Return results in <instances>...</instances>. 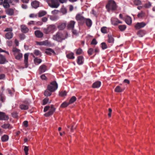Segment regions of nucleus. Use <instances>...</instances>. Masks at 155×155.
Instances as JSON below:
<instances>
[{
  "instance_id": "58",
  "label": "nucleus",
  "mask_w": 155,
  "mask_h": 155,
  "mask_svg": "<svg viewBox=\"0 0 155 155\" xmlns=\"http://www.w3.org/2000/svg\"><path fill=\"white\" fill-rule=\"evenodd\" d=\"M50 19L52 21H54L57 20L58 19V18L56 16H51L50 17Z\"/></svg>"
},
{
  "instance_id": "15",
  "label": "nucleus",
  "mask_w": 155,
  "mask_h": 155,
  "mask_svg": "<svg viewBox=\"0 0 155 155\" xmlns=\"http://www.w3.org/2000/svg\"><path fill=\"white\" fill-rule=\"evenodd\" d=\"M37 45H40L47 46L50 44V42L47 40H45L43 41L36 42Z\"/></svg>"
},
{
  "instance_id": "46",
  "label": "nucleus",
  "mask_w": 155,
  "mask_h": 155,
  "mask_svg": "<svg viewBox=\"0 0 155 155\" xmlns=\"http://www.w3.org/2000/svg\"><path fill=\"white\" fill-rule=\"evenodd\" d=\"M51 92L47 90L45 91L44 95L46 96H49L51 95Z\"/></svg>"
},
{
  "instance_id": "40",
  "label": "nucleus",
  "mask_w": 155,
  "mask_h": 155,
  "mask_svg": "<svg viewBox=\"0 0 155 155\" xmlns=\"http://www.w3.org/2000/svg\"><path fill=\"white\" fill-rule=\"evenodd\" d=\"M137 35L140 37H142L144 35V31L142 30H139L137 32Z\"/></svg>"
},
{
  "instance_id": "52",
  "label": "nucleus",
  "mask_w": 155,
  "mask_h": 155,
  "mask_svg": "<svg viewBox=\"0 0 155 155\" xmlns=\"http://www.w3.org/2000/svg\"><path fill=\"white\" fill-rule=\"evenodd\" d=\"M24 150L25 153V155H28V151L29 150L28 147L26 146H25L24 147Z\"/></svg>"
},
{
  "instance_id": "59",
  "label": "nucleus",
  "mask_w": 155,
  "mask_h": 155,
  "mask_svg": "<svg viewBox=\"0 0 155 155\" xmlns=\"http://www.w3.org/2000/svg\"><path fill=\"white\" fill-rule=\"evenodd\" d=\"M29 17L31 18H37V15L36 14H31L29 15Z\"/></svg>"
},
{
  "instance_id": "34",
  "label": "nucleus",
  "mask_w": 155,
  "mask_h": 155,
  "mask_svg": "<svg viewBox=\"0 0 155 155\" xmlns=\"http://www.w3.org/2000/svg\"><path fill=\"white\" fill-rule=\"evenodd\" d=\"M67 57L69 59H72L74 58V54L72 52H71L68 54L66 55Z\"/></svg>"
},
{
  "instance_id": "51",
  "label": "nucleus",
  "mask_w": 155,
  "mask_h": 155,
  "mask_svg": "<svg viewBox=\"0 0 155 155\" xmlns=\"http://www.w3.org/2000/svg\"><path fill=\"white\" fill-rule=\"evenodd\" d=\"M151 6V3L149 2L147 3H146L144 6L145 8H150Z\"/></svg>"
},
{
  "instance_id": "35",
  "label": "nucleus",
  "mask_w": 155,
  "mask_h": 155,
  "mask_svg": "<svg viewBox=\"0 0 155 155\" xmlns=\"http://www.w3.org/2000/svg\"><path fill=\"white\" fill-rule=\"evenodd\" d=\"M124 90V88H121L119 86H117L115 89V91L117 92H121Z\"/></svg>"
},
{
  "instance_id": "1",
  "label": "nucleus",
  "mask_w": 155,
  "mask_h": 155,
  "mask_svg": "<svg viewBox=\"0 0 155 155\" xmlns=\"http://www.w3.org/2000/svg\"><path fill=\"white\" fill-rule=\"evenodd\" d=\"M68 36L67 32H65L64 33H62L61 32L58 31L53 36L52 38L53 40L58 42H61L63 40L67 38Z\"/></svg>"
},
{
  "instance_id": "55",
  "label": "nucleus",
  "mask_w": 155,
  "mask_h": 155,
  "mask_svg": "<svg viewBox=\"0 0 155 155\" xmlns=\"http://www.w3.org/2000/svg\"><path fill=\"white\" fill-rule=\"evenodd\" d=\"M93 49L92 48H89L87 51V53L90 55H92L93 54Z\"/></svg>"
},
{
  "instance_id": "12",
  "label": "nucleus",
  "mask_w": 155,
  "mask_h": 155,
  "mask_svg": "<svg viewBox=\"0 0 155 155\" xmlns=\"http://www.w3.org/2000/svg\"><path fill=\"white\" fill-rule=\"evenodd\" d=\"M146 25V23L144 22H138L135 25L134 27L136 29H139L144 27Z\"/></svg>"
},
{
  "instance_id": "26",
  "label": "nucleus",
  "mask_w": 155,
  "mask_h": 155,
  "mask_svg": "<svg viewBox=\"0 0 155 155\" xmlns=\"http://www.w3.org/2000/svg\"><path fill=\"white\" fill-rule=\"evenodd\" d=\"M13 35V34L12 32H9L5 34V37L6 38L10 39L12 38Z\"/></svg>"
},
{
  "instance_id": "44",
  "label": "nucleus",
  "mask_w": 155,
  "mask_h": 155,
  "mask_svg": "<svg viewBox=\"0 0 155 155\" xmlns=\"http://www.w3.org/2000/svg\"><path fill=\"white\" fill-rule=\"evenodd\" d=\"M69 104V103L64 102L61 105L60 107L62 108H65L67 107Z\"/></svg>"
},
{
  "instance_id": "48",
  "label": "nucleus",
  "mask_w": 155,
  "mask_h": 155,
  "mask_svg": "<svg viewBox=\"0 0 155 155\" xmlns=\"http://www.w3.org/2000/svg\"><path fill=\"white\" fill-rule=\"evenodd\" d=\"M101 47L102 49H106L107 48V46L105 42H102L101 43Z\"/></svg>"
},
{
  "instance_id": "4",
  "label": "nucleus",
  "mask_w": 155,
  "mask_h": 155,
  "mask_svg": "<svg viewBox=\"0 0 155 155\" xmlns=\"http://www.w3.org/2000/svg\"><path fill=\"white\" fill-rule=\"evenodd\" d=\"M58 88V84L55 81L51 82L48 85L47 90L51 92H54Z\"/></svg>"
},
{
  "instance_id": "13",
  "label": "nucleus",
  "mask_w": 155,
  "mask_h": 155,
  "mask_svg": "<svg viewBox=\"0 0 155 155\" xmlns=\"http://www.w3.org/2000/svg\"><path fill=\"white\" fill-rule=\"evenodd\" d=\"M9 119L8 116L4 112H0V120H8Z\"/></svg>"
},
{
  "instance_id": "18",
  "label": "nucleus",
  "mask_w": 155,
  "mask_h": 155,
  "mask_svg": "<svg viewBox=\"0 0 155 155\" xmlns=\"http://www.w3.org/2000/svg\"><path fill=\"white\" fill-rule=\"evenodd\" d=\"M28 54L26 53L24 54V62L25 64V68H27L28 67Z\"/></svg>"
},
{
  "instance_id": "50",
  "label": "nucleus",
  "mask_w": 155,
  "mask_h": 155,
  "mask_svg": "<svg viewBox=\"0 0 155 155\" xmlns=\"http://www.w3.org/2000/svg\"><path fill=\"white\" fill-rule=\"evenodd\" d=\"M12 116L15 118H17L18 117V114L16 111H14L12 113Z\"/></svg>"
},
{
  "instance_id": "8",
  "label": "nucleus",
  "mask_w": 155,
  "mask_h": 155,
  "mask_svg": "<svg viewBox=\"0 0 155 155\" xmlns=\"http://www.w3.org/2000/svg\"><path fill=\"white\" fill-rule=\"evenodd\" d=\"M29 105V103L28 101H25L23 104L20 105L19 108L21 110H27L28 109Z\"/></svg>"
},
{
  "instance_id": "2",
  "label": "nucleus",
  "mask_w": 155,
  "mask_h": 155,
  "mask_svg": "<svg viewBox=\"0 0 155 155\" xmlns=\"http://www.w3.org/2000/svg\"><path fill=\"white\" fill-rule=\"evenodd\" d=\"M106 8L107 11L110 12V11H114L117 10L118 6L114 0H110L108 1Z\"/></svg>"
},
{
  "instance_id": "10",
  "label": "nucleus",
  "mask_w": 155,
  "mask_h": 155,
  "mask_svg": "<svg viewBox=\"0 0 155 155\" xmlns=\"http://www.w3.org/2000/svg\"><path fill=\"white\" fill-rule=\"evenodd\" d=\"M15 8H9L5 10V12L9 16H13L15 14Z\"/></svg>"
},
{
  "instance_id": "62",
  "label": "nucleus",
  "mask_w": 155,
  "mask_h": 155,
  "mask_svg": "<svg viewBox=\"0 0 155 155\" xmlns=\"http://www.w3.org/2000/svg\"><path fill=\"white\" fill-rule=\"evenodd\" d=\"M59 12L58 10H54L51 12V13L53 15H56Z\"/></svg>"
},
{
  "instance_id": "3",
  "label": "nucleus",
  "mask_w": 155,
  "mask_h": 155,
  "mask_svg": "<svg viewBox=\"0 0 155 155\" xmlns=\"http://www.w3.org/2000/svg\"><path fill=\"white\" fill-rule=\"evenodd\" d=\"M50 108L49 111L45 114V117H48L52 115L55 110V108L54 107L53 105H51V107L49 106H45L44 109V112H46Z\"/></svg>"
},
{
  "instance_id": "24",
  "label": "nucleus",
  "mask_w": 155,
  "mask_h": 155,
  "mask_svg": "<svg viewBox=\"0 0 155 155\" xmlns=\"http://www.w3.org/2000/svg\"><path fill=\"white\" fill-rule=\"evenodd\" d=\"M101 83L100 81H97L94 83L92 85V87L93 88H97L100 87Z\"/></svg>"
},
{
  "instance_id": "39",
  "label": "nucleus",
  "mask_w": 155,
  "mask_h": 155,
  "mask_svg": "<svg viewBox=\"0 0 155 155\" xmlns=\"http://www.w3.org/2000/svg\"><path fill=\"white\" fill-rule=\"evenodd\" d=\"M101 31L104 34H106L107 32V28L106 27H103L101 28Z\"/></svg>"
},
{
  "instance_id": "5",
  "label": "nucleus",
  "mask_w": 155,
  "mask_h": 155,
  "mask_svg": "<svg viewBox=\"0 0 155 155\" xmlns=\"http://www.w3.org/2000/svg\"><path fill=\"white\" fill-rule=\"evenodd\" d=\"M12 51L15 56V58L18 60H20L22 58V54L20 52V50L16 48H13Z\"/></svg>"
},
{
  "instance_id": "23",
  "label": "nucleus",
  "mask_w": 155,
  "mask_h": 155,
  "mask_svg": "<svg viewBox=\"0 0 155 155\" xmlns=\"http://www.w3.org/2000/svg\"><path fill=\"white\" fill-rule=\"evenodd\" d=\"M7 62H8V61L6 60L5 57L1 54L0 57V64H4Z\"/></svg>"
},
{
  "instance_id": "47",
  "label": "nucleus",
  "mask_w": 155,
  "mask_h": 155,
  "mask_svg": "<svg viewBox=\"0 0 155 155\" xmlns=\"http://www.w3.org/2000/svg\"><path fill=\"white\" fill-rule=\"evenodd\" d=\"M34 54L36 56H41V53L38 50H35L34 51Z\"/></svg>"
},
{
  "instance_id": "43",
  "label": "nucleus",
  "mask_w": 155,
  "mask_h": 155,
  "mask_svg": "<svg viewBox=\"0 0 155 155\" xmlns=\"http://www.w3.org/2000/svg\"><path fill=\"white\" fill-rule=\"evenodd\" d=\"M75 51L77 55H80L81 54L82 52V50L80 48H79L78 49H76Z\"/></svg>"
},
{
  "instance_id": "16",
  "label": "nucleus",
  "mask_w": 155,
  "mask_h": 155,
  "mask_svg": "<svg viewBox=\"0 0 155 155\" xmlns=\"http://www.w3.org/2000/svg\"><path fill=\"white\" fill-rule=\"evenodd\" d=\"M66 22H64L59 24L58 26V28L59 30H63L66 26Z\"/></svg>"
},
{
  "instance_id": "63",
  "label": "nucleus",
  "mask_w": 155,
  "mask_h": 155,
  "mask_svg": "<svg viewBox=\"0 0 155 155\" xmlns=\"http://www.w3.org/2000/svg\"><path fill=\"white\" fill-rule=\"evenodd\" d=\"M43 24V22L41 21H38L35 22V25L38 26L41 25Z\"/></svg>"
},
{
  "instance_id": "14",
  "label": "nucleus",
  "mask_w": 155,
  "mask_h": 155,
  "mask_svg": "<svg viewBox=\"0 0 155 155\" xmlns=\"http://www.w3.org/2000/svg\"><path fill=\"white\" fill-rule=\"evenodd\" d=\"M75 18L77 20L81 21L84 22L85 21V18L81 14H79L76 15Z\"/></svg>"
},
{
  "instance_id": "41",
  "label": "nucleus",
  "mask_w": 155,
  "mask_h": 155,
  "mask_svg": "<svg viewBox=\"0 0 155 155\" xmlns=\"http://www.w3.org/2000/svg\"><path fill=\"white\" fill-rule=\"evenodd\" d=\"M119 29L120 31H124L126 28V26L125 25H120L118 26Z\"/></svg>"
},
{
  "instance_id": "42",
  "label": "nucleus",
  "mask_w": 155,
  "mask_h": 155,
  "mask_svg": "<svg viewBox=\"0 0 155 155\" xmlns=\"http://www.w3.org/2000/svg\"><path fill=\"white\" fill-rule=\"evenodd\" d=\"M145 13L143 11H141L140 13H139L137 15V17L139 18H141L144 17Z\"/></svg>"
},
{
  "instance_id": "29",
  "label": "nucleus",
  "mask_w": 155,
  "mask_h": 155,
  "mask_svg": "<svg viewBox=\"0 0 155 155\" xmlns=\"http://www.w3.org/2000/svg\"><path fill=\"white\" fill-rule=\"evenodd\" d=\"M4 8H8L10 7L9 3L7 1L4 0L2 4Z\"/></svg>"
},
{
  "instance_id": "56",
  "label": "nucleus",
  "mask_w": 155,
  "mask_h": 155,
  "mask_svg": "<svg viewBox=\"0 0 155 155\" xmlns=\"http://www.w3.org/2000/svg\"><path fill=\"white\" fill-rule=\"evenodd\" d=\"M97 43L95 38H94L91 42V44L93 45H96Z\"/></svg>"
},
{
  "instance_id": "31",
  "label": "nucleus",
  "mask_w": 155,
  "mask_h": 155,
  "mask_svg": "<svg viewBox=\"0 0 155 155\" xmlns=\"http://www.w3.org/2000/svg\"><path fill=\"white\" fill-rule=\"evenodd\" d=\"M83 57L82 56H79L78 58L77 62L79 64H83Z\"/></svg>"
},
{
  "instance_id": "37",
  "label": "nucleus",
  "mask_w": 155,
  "mask_h": 155,
  "mask_svg": "<svg viewBox=\"0 0 155 155\" xmlns=\"http://www.w3.org/2000/svg\"><path fill=\"white\" fill-rule=\"evenodd\" d=\"M34 62L35 64L36 65H38L40 64L42 61L41 59L40 58H35L34 59Z\"/></svg>"
},
{
  "instance_id": "53",
  "label": "nucleus",
  "mask_w": 155,
  "mask_h": 155,
  "mask_svg": "<svg viewBox=\"0 0 155 155\" xmlns=\"http://www.w3.org/2000/svg\"><path fill=\"white\" fill-rule=\"evenodd\" d=\"M141 3V1L140 0H135L134 1V4L136 5H140Z\"/></svg>"
},
{
  "instance_id": "36",
  "label": "nucleus",
  "mask_w": 155,
  "mask_h": 155,
  "mask_svg": "<svg viewBox=\"0 0 155 155\" xmlns=\"http://www.w3.org/2000/svg\"><path fill=\"white\" fill-rule=\"evenodd\" d=\"M8 136L7 135H4L1 138L2 141L3 142L7 141L8 140Z\"/></svg>"
},
{
  "instance_id": "19",
  "label": "nucleus",
  "mask_w": 155,
  "mask_h": 155,
  "mask_svg": "<svg viewBox=\"0 0 155 155\" xmlns=\"http://www.w3.org/2000/svg\"><path fill=\"white\" fill-rule=\"evenodd\" d=\"M35 36L38 38H41L43 37V34L42 32L39 30H36L35 32Z\"/></svg>"
},
{
  "instance_id": "27",
  "label": "nucleus",
  "mask_w": 155,
  "mask_h": 155,
  "mask_svg": "<svg viewBox=\"0 0 155 155\" xmlns=\"http://www.w3.org/2000/svg\"><path fill=\"white\" fill-rule=\"evenodd\" d=\"M32 6L34 8H37L39 6V2L35 0L32 2L31 3Z\"/></svg>"
},
{
  "instance_id": "45",
  "label": "nucleus",
  "mask_w": 155,
  "mask_h": 155,
  "mask_svg": "<svg viewBox=\"0 0 155 155\" xmlns=\"http://www.w3.org/2000/svg\"><path fill=\"white\" fill-rule=\"evenodd\" d=\"M0 100L2 102H4L5 100V97L2 93L0 94Z\"/></svg>"
},
{
  "instance_id": "25",
  "label": "nucleus",
  "mask_w": 155,
  "mask_h": 155,
  "mask_svg": "<svg viewBox=\"0 0 155 155\" xmlns=\"http://www.w3.org/2000/svg\"><path fill=\"white\" fill-rule=\"evenodd\" d=\"M125 20L126 23L128 25H130L132 23V19L129 16L126 17Z\"/></svg>"
},
{
  "instance_id": "20",
  "label": "nucleus",
  "mask_w": 155,
  "mask_h": 155,
  "mask_svg": "<svg viewBox=\"0 0 155 155\" xmlns=\"http://www.w3.org/2000/svg\"><path fill=\"white\" fill-rule=\"evenodd\" d=\"M45 53L47 54L51 55V53H53L54 55L55 54V51L52 49L50 48H48L46 49Z\"/></svg>"
},
{
  "instance_id": "32",
  "label": "nucleus",
  "mask_w": 155,
  "mask_h": 155,
  "mask_svg": "<svg viewBox=\"0 0 155 155\" xmlns=\"http://www.w3.org/2000/svg\"><path fill=\"white\" fill-rule=\"evenodd\" d=\"M1 127L4 129L8 128L11 129L12 128V127L10 125L8 124H5L1 126Z\"/></svg>"
},
{
  "instance_id": "49",
  "label": "nucleus",
  "mask_w": 155,
  "mask_h": 155,
  "mask_svg": "<svg viewBox=\"0 0 155 155\" xmlns=\"http://www.w3.org/2000/svg\"><path fill=\"white\" fill-rule=\"evenodd\" d=\"M59 95L61 97H64L66 95L67 92L66 91H61L59 92Z\"/></svg>"
},
{
  "instance_id": "17",
  "label": "nucleus",
  "mask_w": 155,
  "mask_h": 155,
  "mask_svg": "<svg viewBox=\"0 0 155 155\" xmlns=\"http://www.w3.org/2000/svg\"><path fill=\"white\" fill-rule=\"evenodd\" d=\"M40 74L44 72L47 70V67L45 64H43L39 68Z\"/></svg>"
},
{
  "instance_id": "28",
  "label": "nucleus",
  "mask_w": 155,
  "mask_h": 155,
  "mask_svg": "<svg viewBox=\"0 0 155 155\" xmlns=\"http://www.w3.org/2000/svg\"><path fill=\"white\" fill-rule=\"evenodd\" d=\"M4 8H8L10 7L9 3L7 1L4 0L2 4Z\"/></svg>"
},
{
  "instance_id": "21",
  "label": "nucleus",
  "mask_w": 155,
  "mask_h": 155,
  "mask_svg": "<svg viewBox=\"0 0 155 155\" xmlns=\"http://www.w3.org/2000/svg\"><path fill=\"white\" fill-rule=\"evenodd\" d=\"M21 31L24 33H27L29 31L28 28L25 25H21Z\"/></svg>"
},
{
  "instance_id": "7",
  "label": "nucleus",
  "mask_w": 155,
  "mask_h": 155,
  "mask_svg": "<svg viewBox=\"0 0 155 155\" xmlns=\"http://www.w3.org/2000/svg\"><path fill=\"white\" fill-rule=\"evenodd\" d=\"M48 5L51 8H57L59 5L58 0H46Z\"/></svg>"
},
{
  "instance_id": "57",
  "label": "nucleus",
  "mask_w": 155,
  "mask_h": 155,
  "mask_svg": "<svg viewBox=\"0 0 155 155\" xmlns=\"http://www.w3.org/2000/svg\"><path fill=\"white\" fill-rule=\"evenodd\" d=\"M28 25H35V22L33 21H30L28 23Z\"/></svg>"
},
{
  "instance_id": "54",
  "label": "nucleus",
  "mask_w": 155,
  "mask_h": 155,
  "mask_svg": "<svg viewBox=\"0 0 155 155\" xmlns=\"http://www.w3.org/2000/svg\"><path fill=\"white\" fill-rule=\"evenodd\" d=\"M49 99L48 98H46L44 99L43 100L42 104L43 105H45L48 102Z\"/></svg>"
},
{
  "instance_id": "61",
  "label": "nucleus",
  "mask_w": 155,
  "mask_h": 155,
  "mask_svg": "<svg viewBox=\"0 0 155 155\" xmlns=\"http://www.w3.org/2000/svg\"><path fill=\"white\" fill-rule=\"evenodd\" d=\"M12 31V28H7L4 30L5 31L11 32Z\"/></svg>"
},
{
  "instance_id": "33",
  "label": "nucleus",
  "mask_w": 155,
  "mask_h": 155,
  "mask_svg": "<svg viewBox=\"0 0 155 155\" xmlns=\"http://www.w3.org/2000/svg\"><path fill=\"white\" fill-rule=\"evenodd\" d=\"M47 14V12L45 11H41L38 13V15L39 17H42Z\"/></svg>"
},
{
  "instance_id": "22",
  "label": "nucleus",
  "mask_w": 155,
  "mask_h": 155,
  "mask_svg": "<svg viewBox=\"0 0 155 155\" xmlns=\"http://www.w3.org/2000/svg\"><path fill=\"white\" fill-rule=\"evenodd\" d=\"M107 42L109 43L113 44L114 42V39L113 36L111 35H108Z\"/></svg>"
},
{
  "instance_id": "64",
  "label": "nucleus",
  "mask_w": 155,
  "mask_h": 155,
  "mask_svg": "<svg viewBox=\"0 0 155 155\" xmlns=\"http://www.w3.org/2000/svg\"><path fill=\"white\" fill-rule=\"evenodd\" d=\"M48 18L46 17H44L41 19V20L42 22H45L48 21Z\"/></svg>"
},
{
  "instance_id": "6",
  "label": "nucleus",
  "mask_w": 155,
  "mask_h": 155,
  "mask_svg": "<svg viewBox=\"0 0 155 155\" xmlns=\"http://www.w3.org/2000/svg\"><path fill=\"white\" fill-rule=\"evenodd\" d=\"M56 26L54 25H49L47 28L43 29V32L46 34H48L50 33H52L55 29Z\"/></svg>"
},
{
  "instance_id": "60",
  "label": "nucleus",
  "mask_w": 155,
  "mask_h": 155,
  "mask_svg": "<svg viewBox=\"0 0 155 155\" xmlns=\"http://www.w3.org/2000/svg\"><path fill=\"white\" fill-rule=\"evenodd\" d=\"M28 121L27 120L23 122V125L25 127H27L28 126Z\"/></svg>"
},
{
  "instance_id": "38",
  "label": "nucleus",
  "mask_w": 155,
  "mask_h": 155,
  "mask_svg": "<svg viewBox=\"0 0 155 155\" xmlns=\"http://www.w3.org/2000/svg\"><path fill=\"white\" fill-rule=\"evenodd\" d=\"M77 98L75 96H72L70 99L69 103V104H72L76 100Z\"/></svg>"
},
{
  "instance_id": "9",
  "label": "nucleus",
  "mask_w": 155,
  "mask_h": 155,
  "mask_svg": "<svg viewBox=\"0 0 155 155\" xmlns=\"http://www.w3.org/2000/svg\"><path fill=\"white\" fill-rule=\"evenodd\" d=\"M111 23L114 26L117 25L119 24H122V22L116 18H112L111 19Z\"/></svg>"
},
{
  "instance_id": "11",
  "label": "nucleus",
  "mask_w": 155,
  "mask_h": 155,
  "mask_svg": "<svg viewBox=\"0 0 155 155\" xmlns=\"http://www.w3.org/2000/svg\"><path fill=\"white\" fill-rule=\"evenodd\" d=\"M75 23V21H71L67 24V29L69 30L73 29L74 28Z\"/></svg>"
},
{
  "instance_id": "30",
  "label": "nucleus",
  "mask_w": 155,
  "mask_h": 155,
  "mask_svg": "<svg viewBox=\"0 0 155 155\" xmlns=\"http://www.w3.org/2000/svg\"><path fill=\"white\" fill-rule=\"evenodd\" d=\"M86 24V25L88 27H90L92 24V22L91 20L89 19H86L85 18Z\"/></svg>"
}]
</instances>
